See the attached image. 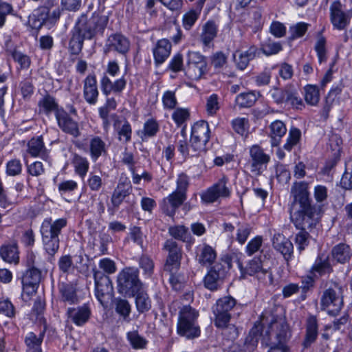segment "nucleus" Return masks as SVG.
I'll use <instances>...</instances> for the list:
<instances>
[{"mask_svg":"<svg viewBox=\"0 0 352 352\" xmlns=\"http://www.w3.org/2000/svg\"><path fill=\"white\" fill-rule=\"evenodd\" d=\"M291 195L293 201L289 208L290 219L295 227L314 226L316 222V207L311 204L309 184L306 182L294 183Z\"/></svg>","mask_w":352,"mask_h":352,"instance_id":"f257e3e1","label":"nucleus"},{"mask_svg":"<svg viewBox=\"0 0 352 352\" xmlns=\"http://www.w3.org/2000/svg\"><path fill=\"white\" fill-rule=\"evenodd\" d=\"M263 322H269L262 340L263 344L270 346L268 352H289L286 342L290 334L285 320L278 316H270L264 318Z\"/></svg>","mask_w":352,"mask_h":352,"instance_id":"f03ea898","label":"nucleus"},{"mask_svg":"<svg viewBox=\"0 0 352 352\" xmlns=\"http://www.w3.org/2000/svg\"><path fill=\"white\" fill-rule=\"evenodd\" d=\"M270 259V254L262 249L258 256L249 260L245 266L239 261L238 266L242 276L256 275L258 278L265 284L273 283V275L270 267H267V261Z\"/></svg>","mask_w":352,"mask_h":352,"instance_id":"7ed1b4c3","label":"nucleus"},{"mask_svg":"<svg viewBox=\"0 0 352 352\" xmlns=\"http://www.w3.org/2000/svg\"><path fill=\"white\" fill-rule=\"evenodd\" d=\"M67 225L66 218H60L52 221L51 218L45 219L41 227L43 248L47 254L53 256L59 249V234Z\"/></svg>","mask_w":352,"mask_h":352,"instance_id":"20e7f679","label":"nucleus"},{"mask_svg":"<svg viewBox=\"0 0 352 352\" xmlns=\"http://www.w3.org/2000/svg\"><path fill=\"white\" fill-rule=\"evenodd\" d=\"M108 16L94 12L90 17L82 14L76 20L73 30L87 40H91L97 34H102L108 23Z\"/></svg>","mask_w":352,"mask_h":352,"instance_id":"39448f33","label":"nucleus"},{"mask_svg":"<svg viewBox=\"0 0 352 352\" xmlns=\"http://www.w3.org/2000/svg\"><path fill=\"white\" fill-rule=\"evenodd\" d=\"M176 189L168 197L164 198L161 204L162 212L169 217H173L177 210L186 201L190 185L189 177L185 173L179 174L176 180Z\"/></svg>","mask_w":352,"mask_h":352,"instance_id":"423d86ee","label":"nucleus"},{"mask_svg":"<svg viewBox=\"0 0 352 352\" xmlns=\"http://www.w3.org/2000/svg\"><path fill=\"white\" fill-rule=\"evenodd\" d=\"M198 317L199 312L196 309L189 305L184 306L179 312L177 333L187 339L198 338L201 333Z\"/></svg>","mask_w":352,"mask_h":352,"instance_id":"0eeeda50","label":"nucleus"},{"mask_svg":"<svg viewBox=\"0 0 352 352\" xmlns=\"http://www.w3.org/2000/svg\"><path fill=\"white\" fill-rule=\"evenodd\" d=\"M344 306L342 286L336 282L324 289L320 297V309L331 316H338Z\"/></svg>","mask_w":352,"mask_h":352,"instance_id":"6e6552de","label":"nucleus"},{"mask_svg":"<svg viewBox=\"0 0 352 352\" xmlns=\"http://www.w3.org/2000/svg\"><path fill=\"white\" fill-rule=\"evenodd\" d=\"M142 287H143V283L139 278V270L138 268L126 267L118 273L117 289L118 293L123 296L134 297Z\"/></svg>","mask_w":352,"mask_h":352,"instance_id":"1a4fd4ad","label":"nucleus"},{"mask_svg":"<svg viewBox=\"0 0 352 352\" xmlns=\"http://www.w3.org/2000/svg\"><path fill=\"white\" fill-rule=\"evenodd\" d=\"M60 14L61 9L55 0H46L29 16L28 23L33 29L38 30L47 21L51 23L56 21Z\"/></svg>","mask_w":352,"mask_h":352,"instance_id":"9d476101","label":"nucleus"},{"mask_svg":"<svg viewBox=\"0 0 352 352\" xmlns=\"http://www.w3.org/2000/svg\"><path fill=\"white\" fill-rule=\"evenodd\" d=\"M120 72V66L116 60H110L107 65L105 72L100 79V87L104 95L109 96L111 93L120 94L125 89L126 80L124 76L112 82L107 74L115 77Z\"/></svg>","mask_w":352,"mask_h":352,"instance_id":"9b49d317","label":"nucleus"},{"mask_svg":"<svg viewBox=\"0 0 352 352\" xmlns=\"http://www.w3.org/2000/svg\"><path fill=\"white\" fill-rule=\"evenodd\" d=\"M236 305V300L231 296L219 298L212 306L213 322L216 327H226L232 318V312Z\"/></svg>","mask_w":352,"mask_h":352,"instance_id":"f8f14e48","label":"nucleus"},{"mask_svg":"<svg viewBox=\"0 0 352 352\" xmlns=\"http://www.w3.org/2000/svg\"><path fill=\"white\" fill-rule=\"evenodd\" d=\"M93 272L96 297L103 307H106L111 299L113 292L111 278L100 270L94 269Z\"/></svg>","mask_w":352,"mask_h":352,"instance_id":"ddd939ff","label":"nucleus"},{"mask_svg":"<svg viewBox=\"0 0 352 352\" xmlns=\"http://www.w3.org/2000/svg\"><path fill=\"white\" fill-rule=\"evenodd\" d=\"M210 138V130L206 121L200 120L194 124L191 130L190 142H192V146L199 151L202 154L208 149L207 144Z\"/></svg>","mask_w":352,"mask_h":352,"instance_id":"4468645a","label":"nucleus"},{"mask_svg":"<svg viewBox=\"0 0 352 352\" xmlns=\"http://www.w3.org/2000/svg\"><path fill=\"white\" fill-rule=\"evenodd\" d=\"M41 280L40 269L28 268L21 277L22 299L27 302L36 294Z\"/></svg>","mask_w":352,"mask_h":352,"instance_id":"2eb2a0df","label":"nucleus"},{"mask_svg":"<svg viewBox=\"0 0 352 352\" xmlns=\"http://www.w3.org/2000/svg\"><path fill=\"white\" fill-rule=\"evenodd\" d=\"M207 62L204 56L197 52L187 54L186 74L192 80H198L207 72Z\"/></svg>","mask_w":352,"mask_h":352,"instance_id":"dca6fc26","label":"nucleus"},{"mask_svg":"<svg viewBox=\"0 0 352 352\" xmlns=\"http://www.w3.org/2000/svg\"><path fill=\"white\" fill-rule=\"evenodd\" d=\"M227 268L221 263H217L211 267L204 279L205 287L212 292L219 289L227 276Z\"/></svg>","mask_w":352,"mask_h":352,"instance_id":"f3484780","label":"nucleus"},{"mask_svg":"<svg viewBox=\"0 0 352 352\" xmlns=\"http://www.w3.org/2000/svg\"><path fill=\"white\" fill-rule=\"evenodd\" d=\"M164 249L168 252L164 270L168 272H177L181 265L182 248L174 240L168 239L164 243Z\"/></svg>","mask_w":352,"mask_h":352,"instance_id":"a211bd4d","label":"nucleus"},{"mask_svg":"<svg viewBox=\"0 0 352 352\" xmlns=\"http://www.w3.org/2000/svg\"><path fill=\"white\" fill-rule=\"evenodd\" d=\"M228 179L223 177L217 183L208 188L200 195L203 203L212 204L219 198H227L230 196L231 190L227 186Z\"/></svg>","mask_w":352,"mask_h":352,"instance_id":"6ab92c4d","label":"nucleus"},{"mask_svg":"<svg viewBox=\"0 0 352 352\" xmlns=\"http://www.w3.org/2000/svg\"><path fill=\"white\" fill-rule=\"evenodd\" d=\"M340 1L336 0L330 6V20L333 26L339 30H344L352 18V11L344 12Z\"/></svg>","mask_w":352,"mask_h":352,"instance_id":"aec40b11","label":"nucleus"},{"mask_svg":"<svg viewBox=\"0 0 352 352\" xmlns=\"http://www.w3.org/2000/svg\"><path fill=\"white\" fill-rule=\"evenodd\" d=\"M132 191L133 186L128 178L123 181L120 180L111 197L112 207L108 208L110 215L115 214L123 201L132 193Z\"/></svg>","mask_w":352,"mask_h":352,"instance_id":"412c9836","label":"nucleus"},{"mask_svg":"<svg viewBox=\"0 0 352 352\" xmlns=\"http://www.w3.org/2000/svg\"><path fill=\"white\" fill-rule=\"evenodd\" d=\"M270 316L274 315L270 313L262 314L261 322H256L250 329L244 342L245 350L248 351H254L258 344L259 339L261 338V341L263 340V335H265V331L268 329L269 324V322H264L263 318Z\"/></svg>","mask_w":352,"mask_h":352,"instance_id":"4be33fe9","label":"nucleus"},{"mask_svg":"<svg viewBox=\"0 0 352 352\" xmlns=\"http://www.w3.org/2000/svg\"><path fill=\"white\" fill-rule=\"evenodd\" d=\"M250 171L257 175H261L270 160L269 155L258 145H252L249 150Z\"/></svg>","mask_w":352,"mask_h":352,"instance_id":"5701e85b","label":"nucleus"},{"mask_svg":"<svg viewBox=\"0 0 352 352\" xmlns=\"http://www.w3.org/2000/svg\"><path fill=\"white\" fill-rule=\"evenodd\" d=\"M130 49V41L123 34L116 33L111 34L105 43L104 52H116L122 55H125Z\"/></svg>","mask_w":352,"mask_h":352,"instance_id":"b1692460","label":"nucleus"},{"mask_svg":"<svg viewBox=\"0 0 352 352\" xmlns=\"http://www.w3.org/2000/svg\"><path fill=\"white\" fill-rule=\"evenodd\" d=\"M56 119L58 127L65 133L73 138H78L80 135L78 123L74 120L63 109L56 115Z\"/></svg>","mask_w":352,"mask_h":352,"instance_id":"393cba45","label":"nucleus"},{"mask_svg":"<svg viewBox=\"0 0 352 352\" xmlns=\"http://www.w3.org/2000/svg\"><path fill=\"white\" fill-rule=\"evenodd\" d=\"M258 54V49L255 45H251L246 51L236 50L232 54V59L236 67L244 70L248 66L250 61L255 58Z\"/></svg>","mask_w":352,"mask_h":352,"instance_id":"a878e982","label":"nucleus"},{"mask_svg":"<svg viewBox=\"0 0 352 352\" xmlns=\"http://www.w3.org/2000/svg\"><path fill=\"white\" fill-rule=\"evenodd\" d=\"M99 91L95 74H89L83 81V96L89 104H95L98 102Z\"/></svg>","mask_w":352,"mask_h":352,"instance_id":"bb28decb","label":"nucleus"},{"mask_svg":"<svg viewBox=\"0 0 352 352\" xmlns=\"http://www.w3.org/2000/svg\"><path fill=\"white\" fill-rule=\"evenodd\" d=\"M46 332V326L36 331L29 332L25 338L26 352H42L41 344Z\"/></svg>","mask_w":352,"mask_h":352,"instance_id":"cd10ccee","label":"nucleus"},{"mask_svg":"<svg viewBox=\"0 0 352 352\" xmlns=\"http://www.w3.org/2000/svg\"><path fill=\"white\" fill-rule=\"evenodd\" d=\"M333 267L330 263L329 256L320 253L316 257L314 263L309 270V274L317 276H322L333 272Z\"/></svg>","mask_w":352,"mask_h":352,"instance_id":"c85d7f7f","label":"nucleus"},{"mask_svg":"<svg viewBox=\"0 0 352 352\" xmlns=\"http://www.w3.org/2000/svg\"><path fill=\"white\" fill-rule=\"evenodd\" d=\"M91 310L87 304L77 307H69L67 316L75 324L82 326L89 319Z\"/></svg>","mask_w":352,"mask_h":352,"instance_id":"c756f323","label":"nucleus"},{"mask_svg":"<svg viewBox=\"0 0 352 352\" xmlns=\"http://www.w3.org/2000/svg\"><path fill=\"white\" fill-rule=\"evenodd\" d=\"M111 119L113 121V127L117 132L118 140L124 143L129 142L132 135V129L129 122L124 120L122 124L119 116L116 113L111 114Z\"/></svg>","mask_w":352,"mask_h":352,"instance_id":"7c9ffc66","label":"nucleus"},{"mask_svg":"<svg viewBox=\"0 0 352 352\" xmlns=\"http://www.w3.org/2000/svg\"><path fill=\"white\" fill-rule=\"evenodd\" d=\"M272 245L274 248L279 252L288 261L293 254V244L285 236L281 234H275L272 239Z\"/></svg>","mask_w":352,"mask_h":352,"instance_id":"2f4dec72","label":"nucleus"},{"mask_svg":"<svg viewBox=\"0 0 352 352\" xmlns=\"http://www.w3.org/2000/svg\"><path fill=\"white\" fill-rule=\"evenodd\" d=\"M27 151L32 157H40L45 161L50 160L47 150L45 146L41 135L34 137L28 142Z\"/></svg>","mask_w":352,"mask_h":352,"instance_id":"473e14b6","label":"nucleus"},{"mask_svg":"<svg viewBox=\"0 0 352 352\" xmlns=\"http://www.w3.org/2000/svg\"><path fill=\"white\" fill-rule=\"evenodd\" d=\"M60 300L69 305L78 303L79 298L77 295L76 286L71 283H61L58 285Z\"/></svg>","mask_w":352,"mask_h":352,"instance_id":"72a5a7b5","label":"nucleus"},{"mask_svg":"<svg viewBox=\"0 0 352 352\" xmlns=\"http://www.w3.org/2000/svg\"><path fill=\"white\" fill-rule=\"evenodd\" d=\"M199 35L200 41L204 46H209L217 37L219 32V26L213 20H209L201 26Z\"/></svg>","mask_w":352,"mask_h":352,"instance_id":"f704fd0d","label":"nucleus"},{"mask_svg":"<svg viewBox=\"0 0 352 352\" xmlns=\"http://www.w3.org/2000/svg\"><path fill=\"white\" fill-rule=\"evenodd\" d=\"M38 107L41 113H44L48 116L51 113L54 112L55 117L58 113H59L60 110L63 109L62 107L58 105L56 98L49 94L43 96V97L38 101Z\"/></svg>","mask_w":352,"mask_h":352,"instance_id":"c9c22d12","label":"nucleus"},{"mask_svg":"<svg viewBox=\"0 0 352 352\" xmlns=\"http://www.w3.org/2000/svg\"><path fill=\"white\" fill-rule=\"evenodd\" d=\"M318 334V320L315 316H309L306 320V333L302 342L304 348H308L316 340Z\"/></svg>","mask_w":352,"mask_h":352,"instance_id":"e433bc0d","label":"nucleus"},{"mask_svg":"<svg viewBox=\"0 0 352 352\" xmlns=\"http://www.w3.org/2000/svg\"><path fill=\"white\" fill-rule=\"evenodd\" d=\"M171 44L168 39L163 38L157 41L153 50L156 65L162 64L170 56Z\"/></svg>","mask_w":352,"mask_h":352,"instance_id":"4c0bfd02","label":"nucleus"},{"mask_svg":"<svg viewBox=\"0 0 352 352\" xmlns=\"http://www.w3.org/2000/svg\"><path fill=\"white\" fill-rule=\"evenodd\" d=\"M89 154L93 162L107 154V146L100 136H94L89 140Z\"/></svg>","mask_w":352,"mask_h":352,"instance_id":"58836bf2","label":"nucleus"},{"mask_svg":"<svg viewBox=\"0 0 352 352\" xmlns=\"http://www.w3.org/2000/svg\"><path fill=\"white\" fill-rule=\"evenodd\" d=\"M331 256L338 263L344 264L349 262L352 256L351 249L349 245L340 243L331 250Z\"/></svg>","mask_w":352,"mask_h":352,"instance_id":"ea45409f","label":"nucleus"},{"mask_svg":"<svg viewBox=\"0 0 352 352\" xmlns=\"http://www.w3.org/2000/svg\"><path fill=\"white\" fill-rule=\"evenodd\" d=\"M318 223V219L316 217V223L310 228H308L306 226L296 227L297 229L300 230V231L296 234L295 236V243L297 245L298 249L300 252L304 250L305 248L308 246L311 237L309 232H311V230L316 228Z\"/></svg>","mask_w":352,"mask_h":352,"instance_id":"a19ab883","label":"nucleus"},{"mask_svg":"<svg viewBox=\"0 0 352 352\" xmlns=\"http://www.w3.org/2000/svg\"><path fill=\"white\" fill-rule=\"evenodd\" d=\"M135 307L139 314H144L151 310L152 301L147 292L142 287L135 295Z\"/></svg>","mask_w":352,"mask_h":352,"instance_id":"79ce46f5","label":"nucleus"},{"mask_svg":"<svg viewBox=\"0 0 352 352\" xmlns=\"http://www.w3.org/2000/svg\"><path fill=\"white\" fill-rule=\"evenodd\" d=\"M270 128L271 144L272 146H277L279 145L281 138L286 134L285 124L280 120H276L270 124Z\"/></svg>","mask_w":352,"mask_h":352,"instance_id":"37998d69","label":"nucleus"},{"mask_svg":"<svg viewBox=\"0 0 352 352\" xmlns=\"http://www.w3.org/2000/svg\"><path fill=\"white\" fill-rule=\"evenodd\" d=\"M168 233L174 239L191 245L194 243L195 239L192 236L188 228L184 226H170L168 228Z\"/></svg>","mask_w":352,"mask_h":352,"instance_id":"c03bdc74","label":"nucleus"},{"mask_svg":"<svg viewBox=\"0 0 352 352\" xmlns=\"http://www.w3.org/2000/svg\"><path fill=\"white\" fill-rule=\"evenodd\" d=\"M176 146L177 151L185 158L197 157L202 155L199 151H197L195 149V147L192 146V142H190V144L188 143L187 139L183 132H182V138L177 141Z\"/></svg>","mask_w":352,"mask_h":352,"instance_id":"a18cd8bd","label":"nucleus"},{"mask_svg":"<svg viewBox=\"0 0 352 352\" xmlns=\"http://www.w3.org/2000/svg\"><path fill=\"white\" fill-rule=\"evenodd\" d=\"M1 258L9 263H18L19 261L18 246L16 243L2 245L0 248Z\"/></svg>","mask_w":352,"mask_h":352,"instance_id":"49530a36","label":"nucleus"},{"mask_svg":"<svg viewBox=\"0 0 352 352\" xmlns=\"http://www.w3.org/2000/svg\"><path fill=\"white\" fill-rule=\"evenodd\" d=\"M71 162L74 168L75 173L83 179L89 168V163L87 159L78 153H73Z\"/></svg>","mask_w":352,"mask_h":352,"instance_id":"de8ad7c7","label":"nucleus"},{"mask_svg":"<svg viewBox=\"0 0 352 352\" xmlns=\"http://www.w3.org/2000/svg\"><path fill=\"white\" fill-rule=\"evenodd\" d=\"M198 262L202 265H210L217 257L215 250L208 245H204L197 254Z\"/></svg>","mask_w":352,"mask_h":352,"instance_id":"09e8293b","label":"nucleus"},{"mask_svg":"<svg viewBox=\"0 0 352 352\" xmlns=\"http://www.w3.org/2000/svg\"><path fill=\"white\" fill-rule=\"evenodd\" d=\"M113 305L116 312L122 318L123 320L127 322H130L131 305L129 302L126 299L117 298L114 300Z\"/></svg>","mask_w":352,"mask_h":352,"instance_id":"8fccbe9b","label":"nucleus"},{"mask_svg":"<svg viewBox=\"0 0 352 352\" xmlns=\"http://www.w3.org/2000/svg\"><path fill=\"white\" fill-rule=\"evenodd\" d=\"M270 95L274 102L276 104L287 106L288 100L292 96V89L288 87L284 89L275 87L270 91Z\"/></svg>","mask_w":352,"mask_h":352,"instance_id":"3c124183","label":"nucleus"},{"mask_svg":"<svg viewBox=\"0 0 352 352\" xmlns=\"http://www.w3.org/2000/svg\"><path fill=\"white\" fill-rule=\"evenodd\" d=\"M85 40L87 39L83 38L82 36L72 30L71 37L68 43V50L71 55L77 56L80 54Z\"/></svg>","mask_w":352,"mask_h":352,"instance_id":"603ef678","label":"nucleus"},{"mask_svg":"<svg viewBox=\"0 0 352 352\" xmlns=\"http://www.w3.org/2000/svg\"><path fill=\"white\" fill-rule=\"evenodd\" d=\"M257 100V96L253 91L241 93L235 98V104L239 109L250 108Z\"/></svg>","mask_w":352,"mask_h":352,"instance_id":"864d4df0","label":"nucleus"},{"mask_svg":"<svg viewBox=\"0 0 352 352\" xmlns=\"http://www.w3.org/2000/svg\"><path fill=\"white\" fill-rule=\"evenodd\" d=\"M159 131L160 124L158 122L155 118H149L144 124L143 129L141 131V139L144 140L155 137Z\"/></svg>","mask_w":352,"mask_h":352,"instance_id":"5fc2aeb1","label":"nucleus"},{"mask_svg":"<svg viewBox=\"0 0 352 352\" xmlns=\"http://www.w3.org/2000/svg\"><path fill=\"white\" fill-rule=\"evenodd\" d=\"M300 130L296 127H292L289 131L286 143L283 146L284 149L291 151L300 142Z\"/></svg>","mask_w":352,"mask_h":352,"instance_id":"6e6d98bb","label":"nucleus"},{"mask_svg":"<svg viewBox=\"0 0 352 352\" xmlns=\"http://www.w3.org/2000/svg\"><path fill=\"white\" fill-rule=\"evenodd\" d=\"M126 338L134 349H144L148 343L147 340L140 336L137 331L128 332Z\"/></svg>","mask_w":352,"mask_h":352,"instance_id":"4d7b16f0","label":"nucleus"},{"mask_svg":"<svg viewBox=\"0 0 352 352\" xmlns=\"http://www.w3.org/2000/svg\"><path fill=\"white\" fill-rule=\"evenodd\" d=\"M319 99V90L316 85H308L305 87V100L307 104L316 105Z\"/></svg>","mask_w":352,"mask_h":352,"instance_id":"13d9d810","label":"nucleus"},{"mask_svg":"<svg viewBox=\"0 0 352 352\" xmlns=\"http://www.w3.org/2000/svg\"><path fill=\"white\" fill-rule=\"evenodd\" d=\"M139 265L144 271V274L151 277L154 272V262L148 256L143 254L139 259Z\"/></svg>","mask_w":352,"mask_h":352,"instance_id":"bf43d9fd","label":"nucleus"},{"mask_svg":"<svg viewBox=\"0 0 352 352\" xmlns=\"http://www.w3.org/2000/svg\"><path fill=\"white\" fill-rule=\"evenodd\" d=\"M200 11L195 10H191L186 12L184 16L182 19V23L184 28L189 30L192 28V27L194 25L195 23L197 21V20L199 19L200 15Z\"/></svg>","mask_w":352,"mask_h":352,"instance_id":"052dcab7","label":"nucleus"},{"mask_svg":"<svg viewBox=\"0 0 352 352\" xmlns=\"http://www.w3.org/2000/svg\"><path fill=\"white\" fill-rule=\"evenodd\" d=\"M340 186L345 190H352V162L346 164L345 172L340 180Z\"/></svg>","mask_w":352,"mask_h":352,"instance_id":"680f3d73","label":"nucleus"},{"mask_svg":"<svg viewBox=\"0 0 352 352\" xmlns=\"http://www.w3.org/2000/svg\"><path fill=\"white\" fill-rule=\"evenodd\" d=\"M232 126L236 133L243 135L248 130L249 121L245 118H237L232 121Z\"/></svg>","mask_w":352,"mask_h":352,"instance_id":"e2e57ef3","label":"nucleus"},{"mask_svg":"<svg viewBox=\"0 0 352 352\" xmlns=\"http://www.w3.org/2000/svg\"><path fill=\"white\" fill-rule=\"evenodd\" d=\"M26 265L28 268L41 269L44 267L45 261L32 251L28 252L26 256Z\"/></svg>","mask_w":352,"mask_h":352,"instance_id":"0e129e2a","label":"nucleus"},{"mask_svg":"<svg viewBox=\"0 0 352 352\" xmlns=\"http://www.w3.org/2000/svg\"><path fill=\"white\" fill-rule=\"evenodd\" d=\"M189 117V110L185 108H177L172 114V118L178 126L182 125Z\"/></svg>","mask_w":352,"mask_h":352,"instance_id":"69168bd1","label":"nucleus"},{"mask_svg":"<svg viewBox=\"0 0 352 352\" xmlns=\"http://www.w3.org/2000/svg\"><path fill=\"white\" fill-rule=\"evenodd\" d=\"M308 24L305 23H298L296 25L290 28V36L289 39L291 41L301 38L307 31Z\"/></svg>","mask_w":352,"mask_h":352,"instance_id":"338daca9","label":"nucleus"},{"mask_svg":"<svg viewBox=\"0 0 352 352\" xmlns=\"http://www.w3.org/2000/svg\"><path fill=\"white\" fill-rule=\"evenodd\" d=\"M0 314L10 318L15 316V308L8 299H0Z\"/></svg>","mask_w":352,"mask_h":352,"instance_id":"774afa93","label":"nucleus"}]
</instances>
